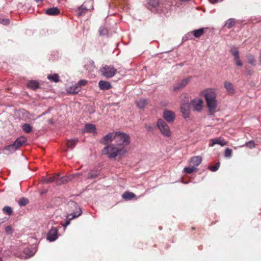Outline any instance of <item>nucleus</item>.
<instances>
[{"mask_svg": "<svg viewBox=\"0 0 261 261\" xmlns=\"http://www.w3.org/2000/svg\"><path fill=\"white\" fill-rule=\"evenodd\" d=\"M80 175V173H77V174H76L75 175Z\"/></svg>", "mask_w": 261, "mask_h": 261, "instance_id": "obj_54", "label": "nucleus"}, {"mask_svg": "<svg viewBox=\"0 0 261 261\" xmlns=\"http://www.w3.org/2000/svg\"><path fill=\"white\" fill-rule=\"evenodd\" d=\"M126 152L125 148L117 146L116 144H111L105 147L102 150L103 154L108 155L109 158H115L119 155H122Z\"/></svg>", "mask_w": 261, "mask_h": 261, "instance_id": "obj_2", "label": "nucleus"}, {"mask_svg": "<svg viewBox=\"0 0 261 261\" xmlns=\"http://www.w3.org/2000/svg\"><path fill=\"white\" fill-rule=\"evenodd\" d=\"M0 261H2V259L1 257H0Z\"/></svg>", "mask_w": 261, "mask_h": 261, "instance_id": "obj_55", "label": "nucleus"}, {"mask_svg": "<svg viewBox=\"0 0 261 261\" xmlns=\"http://www.w3.org/2000/svg\"><path fill=\"white\" fill-rule=\"evenodd\" d=\"M16 150L15 147L12 145H10L4 148L3 151L4 153L6 155H9Z\"/></svg>", "mask_w": 261, "mask_h": 261, "instance_id": "obj_21", "label": "nucleus"}, {"mask_svg": "<svg viewBox=\"0 0 261 261\" xmlns=\"http://www.w3.org/2000/svg\"><path fill=\"white\" fill-rule=\"evenodd\" d=\"M78 142L79 139L77 138H74L73 139L67 140L66 146L68 148L73 149Z\"/></svg>", "mask_w": 261, "mask_h": 261, "instance_id": "obj_19", "label": "nucleus"}, {"mask_svg": "<svg viewBox=\"0 0 261 261\" xmlns=\"http://www.w3.org/2000/svg\"><path fill=\"white\" fill-rule=\"evenodd\" d=\"M248 62L249 64L253 66H255L256 64V61L253 55H249L247 56Z\"/></svg>", "mask_w": 261, "mask_h": 261, "instance_id": "obj_32", "label": "nucleus"}, {"mask_svg": "<svg viewBox=\"0 0 261 261\" xmlns=\"http://www.w3.org/2000/svg\"><path fill=\"white\" fill-rule=\"evenodd\" d=\"M36 251V249L35 248L31 249L30 248H25L23 251L25 255V257L27 258L32 256L35 254Z\"/></svg>", "mask_w": 261, "mask_h": 261, "instance_id": "obj_23", "label": "nucleus"}, {"mask_svg": "<svg viewBox=\"0 0 261 261\" xmlns=\"http://www.w3.org/2000/svg\"><path fill=\"white\" fill-rule=\"evenodd\" d=\"M191 105L189 102H184L181 106V112L185 118L189 116V109Z\"/></svg>", "mask_w": 261, "mask_h": 261, "instance_id": "obj_15", "label": "nucleus"}, {"mask_svg": "<svg viewBox=\"0 0 261 261\" xmlns=\"http://www.w3.org/2000/svg\"><path fill=\"white\" fill-rule=\"evenodd\" d=\"M201 95L204 96L209 111L211 113L216 112L218 103L215 89H206L201 92Z\"/></svg>", "mask_w": 261, "mask_h": 261, "instance_id": "obj_1", "label": "nucleus"}, {"mask_svg": "<svg viewBox=\"0 0 261 261\" xmlns=\"http://www.w3.org/2000/svg\"><path fill=\"white\" fill-rule=\"evenodd\" d=\"M135 196L136 195L134 193L129 192H125L122 195V198L126 200H130Z\"/></svg>", "mask_w": 261, "mask_h": 261, "instance_id": "obj_29", "label": "nucleus"}, {"mask_svg": "<svg viewBox=\"0 0 261 261\" xmlns=\"http://www.w3.org/2000/svg\"><path fill=\"white\" fill-rule=\"evenodd\" d=\"M22 129L25 133H29L32 130V127L30 124L25 123L22 126Z\"/></svg>", "mask_w": 261, "mask_h": 261, "instance_id": "obj_36", "label": "nucleus"}, {"mask_svg": "<svg viewBox=\"0 0 261 261\" xmlns=\"http://www.w3.org/2000/svg\"><path fill=\"white\" fill-rule=\"evenodd\" d=\"M116 132L115 133H109L106 135L101 141L103 144H107L111 142L113 140H115Z\"/></svg>", "mask_w": 261, "mask_h": 261, "instance_id": "obj_14", "label": "nucleus"}, {"mask_svg": "<svg viewBox=\"0 0 261 261\" xmlns=\"http://www.w3.org/2000/svg\"><path fill=\"white\" fill-rule=\"evenodd\" d=\"M67 206L72 212L71 213L67 215V219L71 220L80 216L82 214V210L80 207L77 205V203L73 201H70L67 203Z\"/></svg>", "mask_w": 261, "mask_h": 261, "instance_id": "obj_4", "label": "nucleus"}, {"mask_svg": "<svg viewBox=\"0 0 261 261\" xmlns=\"http://www.w3.org/2000/svg\"><path fill=\"white\" fill-rule=\"evenodd\" d=\"M145 127L146 128V129L148 130V131H152L153 130V127L151 126V125H147L146 124L145 126Z\"/></svg>", "mask_w": 261, "mask_h": 261, "instance_id": "obj_49", "label": "nucleus"}, {"mask_svg": "<svg viewBox=\"0 0 261 261\" xmlns=\"http://www.w3.org/2000/svg\"><path fill=\"white\" fill-rule=\"evenodd\" d=\"M92 4L93 2L91 1L85 2L79 9L77 13L78 15L79 16H81L85 13L84 10H89L91 9H92Z\"/></svg>", "mask_w": 261, "mask_h": 261, "instance_id": "obj_10", "label": "nucleus"}, {"mask_svg": "<svg viewBox=\"0 0 261 261\" xmlns=\"http://www.w3.org/2000/svg\"><path fill=\"white\" fill-rule=\"evenodd\" d=\"M47 79L51 82H58L59 81V76L58 74H49Z\"/></svg>", "mask_w": 261, "mask_h": 261, "instance_id": "obj_28", "label": "nucleus"}, {"mask_svg": "<svg viewBox=\"0 0 261 261\" xmlns=\"http://www.w3.org/2000/svg\"><path fill=\"white\" fill-rule=\"evenodd\" d=\"M234 61L236 63V64L239 66H242V62H241V60L240 59V58L237 59H234Z\"/></svg>", "mask_w": 261, "mask_h": 261, "instance_id": "obj_45", "label": "nucleus"}, {"mask_svg": "<svg viewBox=\"0 0 261 261\" xmlns=\"http://www.w3.org/2000/svg\"><path fill=\"white\" fill-rule=\"evenodd\" d=\"M27 140L26 138L24 137H21L20 138H17L14 143L13 144V145L15 147L16 149H18L20 146L22 145L24 143H25Z\"/></svg>", "mask_w": 261, "mask_h": 261, "instance_id": "obj_17", "label": "nucleus"}, {"mask_svg": "<svg viewBox=\"0 0 261 261\" xmlns=\"http://www.w3.org/2000/svg\"><path fill=\"white\" fill-rule=\"evenodd\" d=\"M193 35L196 38H199L204 33V29L201 28L198 30H194L192 32Z\"/></svg>", "mask_w": 261, "mask_h": 261, "instance_id": "obj_27", "label": "nucleus"}, {"mask_svg": "<svg viewBox=\"0 0 261 261\" xmlns=\"http://www.w3.org/2000/svg\"><path fill=\"white\" fill-rule=\"evenodd\" d=\"M196 170V168L195 167L192 166V167H185L184 169V171L186 173L190 174V173H192V172H193Z\"/></svg>", "mask_w": 261, "mask_h": 261, "instance_id": "obj_34", "label": "nucleus"}, {"mask_svg": "<svg viewBox=\"0 0 261 261\" xmlns=\"http://www.w3.org/2000/svg\"><path fill=\"white\" fill-rule=\"evenodd\" d=\"M201 157L200 156H195L191 159L190 164L195 167V166H198L201 163Z\"/></svg>", "mask_w": 261, "mask_h": 261, "instance_id": "obj_20", "label": "nucleus"}, {"mask_svg": "<svg viewBox=\"0 0 261 261\" xmlns=\"http://www.w3.org/2000/svg\"><path fill=\"white\" fill-rule=\"evenodd\" d=\"M212 4L216 3L219 2H221L223 0H208Z\"/></svg>", "mask_w": 261, "mask_h": 261, "instance_id": "obj_51", "label": "nucleus"}, {"mask_svg": "<svg viewBox=\"0 0 261 261\" xmlns=\"http://www.w3.org/2000/svg\"><path fill=\"white\" fill-rule=\"evenodd\" d=\"M157 126L160 129L161 134L166 136L170 137L171 135V131L167 124L166 122L163 119H159L157 121Z\"/></svg>", "mask_w": 261, "mask_h": 261, "instance_id": "obj_5", "label": "nucleus"}, {"mask_svg": "<svg viewBox=\"0 0 261 261\" xmlns=\"http://www.w3.org/2000/svg\"><path fill=\"white\" fill-rule=\"evenodd\" d=\"M246 146L250 148H252L254 147V146H255L254 142H253L252 141H249L246 143Z\"/></svg>", "mask_w": 261, "mask_h": 261, "instance_id": "obj_41", "label": "nucleus"}, {"mask_svg": "<svg viewBox=\"0 0 261 261\" xmlns=\"http://www.w3.org/2000/svg\"><path fill=\"white\" fill-rule=\"evenodd\" d=\"M190 105L194 111L199 112L203 108V101L201 98H196L191 101Z\"/></svg>", "mask_w": 261, "mask_h": 261, "instance_id": "obj_7", "label": "nucleus"}, {"mask_svg": "<svg viewBox=\"0 0 261 261\" xmlns=\"http://www.w3.org/2000/svg\"><path fill=\"white\" fill-rule=\"evenodd\" d=\"M146 104L147 101L144 99H141L137 101V105L140 109L143 108Z\"/></svg>", "mask_w": 261, "mask_h": 261, "instance_id": "obj_33", "label": "nucleus"}, {"mask_svg": "<svg viewBox=\"0 0 261 261\" xmlns=\"http://www.w3.org/2000/svg\"><path fill=\"white\" fill-rule=\"evenodd\" d=\"M58 238V229L56 227L52 228L48 232L47 239L49 241H54Z\"/></svg>", "mask_w": 261, "mask_h": 261, "instance_id": "obj_13", "label": "nucleus"}, {"mask_svg": "<svg viewBox=\"0 0 261 261\" xmlns=\"http://www.w3.org/2000/svg\"><path fill=\"white\" fill-rule=\"evenodd\" d=\"M163 117L168 123H172L175 120V115L171 111L165 110L163 113Z\"/></svg>", "mask_w": 261, "mask_h": 261, "instance_id": "obj_9", "label": "nucleus"}, {"mask_svg": "<svg viewBox=\"0 0 261 261\" xmlns=\"http://www.w3.org/2000/svg\"><path fill=\"white\" fill-rule=\"evenodd\" d=\"M56 180V176H53L50 178H46L44 177H43L42 178V182L43 184H48V183H51L54 181Z\"/></svg>", "mask_w": 261, "mask_h": 261, "instance_id": "obj_31", "label": "nucleus"}, {"mask_svg": "<svg viewBox=\"0 0 261 261\" xmlns=\"http://www.w3.org/2000/svg\"><path fill=\"white\" fill-rule=\"evenodd\" d=\"M5 231L8 234H11L13 232V229L11 226H7L5 228Z\"/></svg>", "mask_w": 261, "mask_h": 261, "instance_id": "obj_43", "label": "nucleus"}, {"mask_svg": "<svg viewBox=\"0 0 261 261\" xmlns=\"http://www.w3.org/2000/svg\"><path fill=\"white\" fill-rule=\"evenodd\" d=\"M100 71L104 76L110 78L115 75L117 70L113 66L105 65L100 69Z\"/></svg>", "mask_w": 261, "mask_h": 261, "instance_id": "obj_6", "label": "nucleus"}, {"mask_svg": "<svg viewBox=\"0 0 261 261\" xmlns=\"http://www.w3.org/2000/svg\"><path fill=\"white\" fill-rule=\"evenodd\" d=\"M130 141L129 135L121 132H116L115 141L116 145L122 148L128 145Z\"/></svg>", "mask_w": 261, "mask_h": 261, "instance_id": "obj_3", "label": "nucleus"}, {"mask_svg": "<svg viewBox=\"0 0 261 261\" xmlns=\"http://www.w3.org/2000/svg\"><path fill=\"white\" fill-rule=\"evenodd\" d=\"M219 166H220V164L218 163L216 164V165L215 166L211 167L210 170L213 172H215L218 169Z\"/></svg>", "mask_w": 261, "mask_h": 261, "instance_id": "obj_42", "label": "nucleus"}, {"mask_svg": "<svg viewBox=\"0 0 261 261\" xmlns=\"http://www.w3.org/2000/svg\"><path fill=\"white\" fill-rule=\"evenodd\" d=\"M99 88L102 90H106L109 89L111 85L109 82L105 81H100L98 83Z\"/></svg>", "mask_w": 261, "mask_h": 261, "instance_id": "obj_18", "label": "nucleus"}, {"mask_svg": "<svg viewBox=\"0 0 261 261\" xmlns=\"http://www.w3.org/2000/svg\"><path fill=\"white\" fill-rule=\"evenodd\" d=\"M4 213L11 215L12 214V209L10 206H6L3 208V210Z\"/></svg>", "mask_w": 261, "mask_h": 261, "instance_id": "obj_35", "label": "nucleus"}, {"mask_svg": "<svg viewBox=\"0 0 261 261\" xmlns=\"http://www.w3.org/2000/svg\"><path fill=\"white\" fill-rule=\"evenodd\" d=\"M224 85L225 88L228 93L232 94L234 93L233 86L231 83L229 82H225Z\"/></svg>", "mask_w": 261, "mask_h": 261, "instance_id": "obj_22", "label": "nucleus"}, {"mask_svg": "<svg viewBox=\"0 0 261 261\" xmlns=\"http://www.w3.org/2000/svg\"><path fill=\"white\" fill-rule=\"evenodd\" d=\"M108 33L107 29L104 27H101L99 29V33L100 35H107Z\"/></svg>", "mask_w": 261, "mask_h": 261, "instance_id": "obj_37", "label": "nucleus"}, {"mask_svg": "<svg viewBox=\"0 0 261 261\" xmlns=\"http://www.w3.org/2000/svg\"><path fill=\"white\" fill-rule=\"evenodd\" d=\"M36 2H41L42 0H35Z\"/></svg>", "mask_w": 261, "mask_h": 261, "instance_id": "obj_53", "label": "nucleus"}, {"mask_svg": "<svg viewBox=\"0 0 261 261\" xmlns=\"http://www.w3.org/2000/svg\"><path fill=\"white\" fill-rule=\"evenodd\" d=\"M148 4L152 8H154L157 12H164L163 8L164 4L159 2V0H149Z\"/></svg>", "mask_w": 261, "mask_h": 261, "instance_id": "obj_8", "label": "nucleus"}, {"mask_svg": "<svg viewBox=\"0 0 261 261\" xmlns=\"http://www.w3.org/2000/svg\"><path fill=\"white\" fill-rule=\"evenodd\" d=\"M235 19L233 18L228 19L225 23V25L228 28H231L235 24Z\"/></svg>", "mask_w": 261, "mask_h": 261, "instance_id": "obj_30", "label": "nucleus"}, {"mask_svg": "<svg viewBox=\"0 0 261 261\" xmlns=\"http://www.w3.org/2000/svg\"><path fill=\"white\" fill-rule=\"evenodd\" d=\"M70 221L71 220H69V219H68V220L66 222V223L65 224H62V226H64V227H66L67 226H68L70 224Z\"/></svg>", "mask_w": 261, "mask_h": 261, "instance_id": "obj_50", "label": "nucleus"}, {"mask_svg": "<svg viewBox=\"0 0 261 261\" xmlns=\"http://www.w3.org/2000/svg\"><path fill=\"white\" fill-rule=\"evenodd\" d=\"M259 62L261 63V53H260V55H259Z\"/></svg>", "mask_w": 261, "mask_h": 261, "instance_id": "obj_52", "label": "nucleus"}, {"mask_svg": "<svg viewBox=\"0 0 261 261\" xmlns=\"http://www.w3.org/2000/svg\"><path fill=\"white\" fill-rule=\"evenodd\" d=\"M85 130L88 133H94L96 130L95 126L92 124H87L85 126Z\"/></svg>", "mask_w": 261, "mask_h": 261, "instance_id": "obj_26", "label": "nucleus"}, {"mask_svg": "<svg viewBox=\"0 0 261 261\" xmlns=\"http://www.w3.org/2000/svg\"><path fill=\"white\" fill-rule=\"evenodd\" d=\"M224 156L226 158H230V157H231V156H232V150L231 149L227 148L225 150Z\"/></svg>", "mask_w": 261, "mask_h": 261, "instance_id": "obj_38", "label": "nucleus"}, {"mask_svg": "<svg viewBox=\"0 0 261 261\" xmlns=\"http://www.w3.org/2000/svg\"><path fill=\"white\" fill-rule=\"evenodd\" d=\"M192 35H193L192 32H191L188 33L187 34H186L185 35V38L187 40V39H191Z\"/></svg>", "mask_w": 261, "mask_h": 261, "instance_id": "obj_47", "label": "nucleus"}, {"mask_svg": "<svg viewBox=\"0 0 261 261\" xmlns=\"http://www.w3.org/2000/svg\"><path fill=\"white\" fill-rule=\"evenodd\" d=\"M87 83V82L85 80H81L80 81L77 83H76L77 84H79V86L81 88V86H84L86 84V83Z\"/></svg>", "mask_w": 261, "mask_h": 261, "instance_id": "obj_48", "label": "nucleus"}, {"mask_svg": "<svg viewBox=\"0 0 261 261\" xmlns=\"http://www.w3.org/2000/svg\"><path fill=\"white\" fill-rule=\"evenodd\" d=\"M59 10L57 7L49 8L46 11V13L49 15H55L59 13Z\"/></svg>", "mask_w": 261, "mask_h": 261, "instance_id": "obj_25", "label": "nucleus"}, {"mask_svg": "<svg viewBox=\"0 0 261 261\" xmlns=\"http://www.w3.org/2000/svg\"><path fill=\"white\" fill-rule=\"evenodd\" d=\"M39 84L38 82L34 80L30 81L27 84V86L28 88L33 90L37 89L39 87Z\"/></svg>", "mask_w": 261, "mask_h": 261, "instance_id": "obj_24", "label": "nucleus"}, {"mask_svg": "<svg viewBox=\"0 0 261 261\" xmlns=\"http://www.w3.org/2000/svg\"><path fill=\"white\" fill-rule=\"evenodd\" d=\"M215 144H219L221 146H224L227 144V143L225 141V140L221 138V137L215 138V139H212L210 140L209 142V146L210 147H213Z\"/></svg>", "mask_w": 261, "mask_h": 261, "instance_id": "obj_11", "label": "nucleus"}, {"mask_svg": "<svg viewBox=\"0 0 261 261\" xmlns=\"http://www.w3.org/2000/svg\"><path fill=\"white\" fill-rule=\"evenodd\" d=\"M190 81V78H186L176 83L173 87L174 91L179 90L185 87Z\"/></svg>", "mask_w": 261, "mask_h": 261, "instance_id": "obj_12", "label": "nucleus"}, {"mask_svg": "<svg viewBox=\"0 0 261 261\" xmlns=\"http://www.w3.org/2000/svg\"><path fill=\"white\" fill-rule=\"evenodd\" d=\"M28 203V200L24 198H22L18 202L20 206H24Z\"/></svg>", "mask_w": 261, "mask_h": 261, "instance_id": "obj_39", "label": "nucleus"}, {"mask_svg": "<svg viewBox=\"0 0 261 261\" xmlns=\"http://www.w3.org/2000/svg\"><path fill=\"white\" fill-rule=\"evenodd\" d=\"M231 54L232 56L234 57V59L240 58L239 53L238 50H232Z\"/></svg>", "mask_w": 261, "mask_h": 261, "instance_id": "obj_40", "label": "nucleus"}, {"mask_svg": "<svg viewBox=\"0 0 261 261\" xmlns=\"http://www.w3.org/2000/svg\"><path fill=\"white\" fill-rule=\"evenodd\" d=\"M67 92L71 94H76L81 90L79 84H75L67 88Z\"/></svg>", "mask_w": 261, "mask_h": 261, "instance_id": "obj_16", "label": "nucleus"}, {"mask_svg": "<svg viewBox=\"0 0 261 261\" xmlns=\"http://www.w3.org/2000/svg\"><path fill=\"white\" fill-rule=\"evenodd\" d=\"M9 21L8 19L0 18V23H2L4 24H7L9 23Z\"/></svg>", "mask_w": 261, "mask_h": 261, "instance_id": "obj_46", "label": "nucleus"}, {"mask_svg": "<svg viewBox=\"0 0 261 261\" xmlns=\"http://www.w3.org/2000/svg\"><path fill=\"white\" fill-rule=\"evenodd\" d=\"M96 176H97V174L96 173H93L92 172H90V173H89L87 178H95Z\"/></svg>", "mask_w": 261, "mask_h": 261, "instance_id": "obj_44", "label": "nucleus"}]
</instances>
